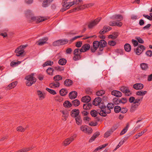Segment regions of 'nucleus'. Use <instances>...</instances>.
<instances>
[{"instance_id":"1","label":"nucleus","mask_w":152,"mask_h":152,"mask_svg":"<svg viewBox=\"0 0 152 152\" xmlns=\"http://www.w3.org/2000/svg\"><path fill=\"white\" fill-rule=\"evenodd\" d=\"M34 75V74L32 73L26 77L25 79L26 80V84L27 86H30L36 82L37 79Z\"/></svg>"},{"instance_id":"2","label":"nucleus","mask_w":152,"mask_h":152,"mask_svg":"<svg viewBox=\"0 0 152 152\" xmlns=\"http://www.w3.org/2000/svg\"><path fill=\"white\" fill-rule=\"evenodd\" d=\"M114 107V105L112 103L108 104L107 105L106 107V109L103 110V111H101V114L103 117H105L107 115V113L109 114L111 113L110 109H112Z\"/></svg>"},{"instance_id":"3","label":"nucleus","mask_w":152,"mask_h":152,"mask_svg":"<svg viewBox=\"0 0 152 152\" xmlns=\"http://www.w3.org/2000/svg\"><path fill=\"white\" fill-rule=\"evenodd\" d=\"M101 20V18H98L96 19L90 21L88 24V27L89 29H92L96 26Z\"/></svg>"},{"instance_id":"4","label":"nucleus","mask_w":152,"mask_h":152,"mask_svg":"<svg viewBox=\"0 0 152 152\" xmlns=\"http://www.w3.org/2000/svg\"><path fill=\"white\" fill-rule=\"evenodd\" d=\"M25 47L24 45H21L18 47L15 50V52L16 53V56H19L22 55L24 51L23 48Z\"/></svg>"},{"instance_id":"5","label":"nucleus","mask_w":152,"mask_h":152,"mask_svg":"<svg viewBox=\"0 0 152 152\" xmlns=\"http://www.w3.org/2000/svg\"><path fill=\"white\" fill-rule=\"evenodd\" d=\"M145 49L144 45L140 44L136 49H134V52L137 55H140Z\"/></svg>"},{"instance_id":"6","label":"nucleus","mask_w":152,"mask_h":152,"mask_svg":"<svg viewBox=\"0 0 152 152\" xmlns=\"http://www.w3.org/2000/svg\"><path fill=\"white\" fill-rule=\"evenodd\" d=\"M99 42V51L100 52L103 51L104 48L106 46L107 43L104 39H101Z\"/></svg>"},{"instance_id":"7","label":"nucleus","mask_w":152,"mask_h":152,"mask_svg":"<svg viewBox=\"0 0 152 152\" xmlns=\"http://www.w3.org/2000/svg\"><path fill=\"white\" fill-rule=\"evenodd\" d=\"M120 90L122 92L125 93L126 96H129L132 94L128 87L124 86H122L121 87Z\"/></svg>"},{"instance_id":"8","label":"nucleus","mask_w":152,"mask_h":152,"mask_svg":"<svg viewBox=\"0 0 152 152\" xmlns=\"http://www.w3.org/2000/svg\"><path fill=\"white\" fill-rule=\"evenodd\" d=\"M99 42L98 41H95L93 43V48L91 47V51L92 53H94L97 50L98 48L99 49Z\"/></svg>"},{"instance_id":"9","label":"nucleus","mask_w":152,"mask_h":152,"mask_svg":"<svg viewBox=\"0 0 152 152\" xmlns=\"http://www.w3.org/2000/svg\"><path fill=\"white\" fill-rule=\"evenodd\" d=\"M112 28L108 26H104L103 27V29L101 30L99 32V33L101 34H105L107 32L111 30Z\"/></svg>"},{"instance_id":"10","label":"nucleus","mask_w":152,"mask_h":152,"mask_svg":"<svg viewBox=\"0 0 152 152\" xmlns=\"http://www.w3.org/2000/svg\"><path fill=\"white\" fill-rule=\"evenodd\" d=\"M80 110L78 109H74L72 110L71 112V115L73 118H76L79 115Z\"/></svg>"},{"instance_id":"11","label":"nucleus","mask_w":152,"mask_h":152,"mask_svg":"<svg viewBox=\"0 0 152 152\" xmlns=\"http://www.w3.org/2000/svg\"><path fill=\"white\" fill-rule=\"evenodd\" d=\"M48 40V38L47 37H44L42 39H39L37 42V45H39L42 46L44 44L47 43V41Z\"/></svg>"},{"instance_id":"12","label":"nucleus","mask_w":152,"mask_h":152,"mask_svg":"<svg viewBox=\"0 0 152 152\" xmlns=\"http://www.w3.org/2000/svg\"><path fill=\"white\" fill-rule=\"evenodd\" d=\"M98 105L99 107L100 108V109L97 110L98 111V113L101 116H103L102 115V114H101L102 112L101 111H103V110H104L106 109V106H105L102 103H100Z\"/></svg>"},{"instance_id":"13","label":"nucleus","mask_w":152,"mask_h":152,"mask_svg":"<svg viewBox=\"0 0 152 152\" xmlns=\"http://www.w3.org/2000/svg\"><path fill=\"white\" fill-rule=\"evenodd\" d=\"M123 23L121 22L118 23L115 21H111L109 23V26H117L119 27H121Z\"/></svg>"},{"instance_id":"14","label":"nucleus","mask_w":152,"mask_h":152,"mask_svg":"<svg viewBox=\"0 0 152 152\" xmlns=\"http://www.w3.org/2000/svg\"><path fill=\"white\" fill-rule=\"evenodd\" d=\"M74 140V138L73 136H72L70 138H67L63 142L64 145V146H66L69 145Z\"/></svg>"},{"instance_id":"15","label":"nucleus","mask_w":152,"mask_h":152,"mask_svg":"<svg viewBox=\"0 0 152 152\" xmlns=\"http://www.w3.org/2000/svg\"><path fill=\"white\" fill-rule=\"evenodd\" d=\"M77 94L76 91H73L70 92L69 95V96L71 99H74L77 97Z\"/></svg>"},{"instance_id":"16","label":"nucleus","mask_w":152,"mask_h":152,"mask_svg":"<svg viewBox=\"0 0 152 152\" xmlns=\"http://www.w3.org/2000/svg\"><path fill=\"white\" fill-rule=\"evenodd\" d=\"M111 94L118 97H121L122 95L121 93L118 91L113 90L111 92Z\"/></svg>"},{"instance_id":"17","label":"nucleus","mask_w":152,"mask_h":152,"mask_svg":"<svg viewBox=\"0 0 152 152\" xmlns=\"http://www.w3.org/2000/svg\"><path fill=\"white\" fill-rule=\"evenodd\" d=\"M144 87L143 85L141 83H137L134 85L133 88L136 90H141Z\"/></svg>"},{"instance_id":"18","label":"nucleus","mask_w":152,"mask_h":152,"mask_svg":"<svg viewBox=\"0 0 152 152\" xmlns=\"http://www.w3.org/2000/svg\"><path fill=\"white\" fill-rule=\"evenodd\" d=\"M100 135V133L99 132L97 131L95 132L93 135L92 136L91 138L89 140V142H91L98 137Z\"/></svg>"},{"instance_id":"19","label":"nucleus","mask_w":152,"mask_h":152,"mask_svg":"<svg viewBox=\"0 0 152 152\" xmlns=\"http://www.w3.org/2000/svg\"><path fill=\"white\" fill-rule=\"evenodd\" d=\"M53 0H45L42 2V6L44 7H48L53 1Z\"/></svg>"},{"instance_id":"20","label":"nucleus","mask_w":152,"mask_h":152,"mask_svg":"<svg viewBox=\"0 0 152 152\" xmlns=\"http://www.w3.org/2000/svg\"><path fill=\"white\" fill-rule=\"evenodd\" d=\"M102 98L99 97L95 98L93 100L92 104L93 105L97 106L102 101Z\"/></svg>"},{"instance_id":"21","label":"nucleus","mask_w":152,"mask_h":152,"mask_svg":"<svg viewBox=\"0 0 152 152\" xmlns=\"http://www.w3.org/2000/svg\"><path fill=\"white\" fill-rule=\"evenodd\" d=\"M91 100V97L88 96H86L82 97L81 101L83 102L88 103Z\"/></svg>"},{"instance_id":"22","label":"nucleus","mask_w":152,"mask_h":152,"mask_svg":"<svg viewBox=\"0 0 152 152\" xmlns=\"http://www.w3.org/2000/svg\"><path fill=\"white\" fill-rule=\"evenodd\" d=\"M92 107V104L91 103H86L84 104L83 106L84 109L88 110L91 109Z\"/></svg>"},{"instance_id":"23","label":"nucleus","mask_w":152,"mask_h":152,"mask_svg":"<svg viewBox=\"0 0 152 152\" xmlns=\"http://www.w3.org/2000/svg\"><path fill=\"white\" fill-rule=\"evenodd\" d=\"M50 86L51 88L53 87L58 88L60 86V83L58 81H55L54 82L50 83Z\"/></svg>"},{"instance_id":"24","label":"nucleus","mask_w":152,"mask_h":152,"mask_svg":"<svg viewBox=\"0 0 152 152\" xmlns=\"http://www.w3.org/2000/svg\"><path fill=\"white\" fill-rule=\"evenodd\" d=\"M63 3H64L63 2V1H62V4L64 8H62L61 9V11L62 12H63L64 11L66 10V9H68L69 8V7H70V6H69V4L67 2H65V4L64 6L63 5L64 4H64Z\"/></svg>"},{"instance_id":"25","label":"nucleus","mask_w":152,"mask_h":152,"mask_svg":"<svg viewBox=\"0 0 152 152\" xmlns=\"http://www.w3.org/2000/svg\"><path fill=\"white\" fill-rule=\"evenodd\" d=\"M72 81L71 80L67 79L64 81V84L66 86H69L72 85Z\"/></svg>"},{"instance_id":"26","label":"nucleus","mask_w":152,"mask_h":152,"mask_svg":"<svg viewBox=\"0 0 152 152\" xmlns=\"http://www.w3.org/2000/svg\"><path fill=\"white\" fill-rule=\"evenodd\" d=\"M25 15L26 17L27 18V20H28L31 16H33V13L29 10H27L26 11Z\"/></svg>"},{"instance_id":"27","label":"nucleus","mask_w":152,"mask_h":152,"mask_svg":"<svg viewBox=\"0 0 152 152\" xmlns=\"http://www.w3.org/2000/svg\"><path fill=\"white\" fill-rule=\"evenodd\" d=\"M17 81H15L10 84L7 87V89L10 90L14 88L17 85Z\"/></svg>"},{"instance_id":"28","label":"nucleus","mask_w":152,"mask_h":152,"mask_svg":"<svg viewBox=\"0 0 152 152\" xmlns=\"http://www.w3.org/2000/svg\"><path fill=\"white\" fill-rule=\"evenodd\" d=\"M60 95L61 96H65L68 93V91L65 88H62L59 91Z\"/></svg>"},{"instance_id":"29","label":"nucleus","mask_w":152,"mask_h":152,"mask_svg":"<svg viewBox=\"0 0 152 152\" xmlns=\"http://www.w3.org/2000/svg\"><path fill=\"white\" fill-rule=\"evenodd\" d=\"M139 104H138L134 103L132 104L131 107L130 111L131 112H134L135 110H136L137 108V107Z\"/></svg>"},{"instance_id":"30","label":"nucleus","mask_w":152,"mask_h":152,"mask_svg":"<svg viewBox=\"0 0 152 152\" xmlns=\"http://www.w3.org/2000/svg\"><path fill=\"white\" fill-rule=\"evenodd\" d=\"M61 113L63 115L62 116L64 118H62L63 120L66 121L69 115L67 111L65 112L64 111H62Z\"/></svg>"},{"instance_id":"31","label":"nucleus","mask_w":152,"mask_h":152,"mask_svg":"<svg viewBox=\"0 0 152 152\" xmlns=\"http://www.w3.org/2000/svg\"><path fill=\"white\" fill-rule=\"evenodd\" d=\"M63 106L65 107H70L72 106V104L68 101H66L63 103Z\"/></svg>"},{"instance_id":"32","label":"nucleus","mask_w":152,"mask_h":152,"mask_svg":"<svg viewBox=\"0 0 152 152\" xmlns=\"http://www.w3.org/2000/svg\"><path fill=\"white\" fill-rule=\"evenodd\" d=\"M112 18L113 20L116 19L118 20H119L118 21H120L123 19V17L121 15H117L113 16L112 17Z\"/></svg>"},{"instance_id":"33","label":"nucleus","mask_w":152,"mask_h":152,"mask_svg":"<svg viewBox=\"0 0 152 152\" xmlns=\"http://www.w3.org/2000/svg\"><path fill=\"white\" fill-rule=\"evenodd\" d=\"M124 48L125 50L127 52H130L131 49V45L128 43H126L125 45Z\"/></svg>"},{"instance_id":"34","label":"nucleus","mask_w":152,"mask_h":152,"mask_svg":"<svg viewBox=\"0 0 152 152\" xmlns=\"http://www.w3.org/2000/svg\"><path fill=\"white\" fill-rule=\"evenodd\" d=\"M75 120L76 124L78 125H81L82 123V120L80 116H78L75 118Z\"/></svg>"},{"instance_id":"35","label":"nucleus","mask_w":152,"mask_h":152,"mask_svg":"<svg viewBox=\"0 0 152 152\" xmlns=\"http://www.w3.org/2000/svg\"><path fill=\"white\" fill-rule=\"evenodd\" d=\"M66 60L64 58H62L60 59L58 61V63L59 64L61 65H65L66 63Z\"/></svg>"},{"instance_id":"36","label":"nucleus","mask_w":152,"mask_h":152,"mask_svg":"<svg viewBox=\"0 0 152 152\" xmlns=\"http://www.w3.org/2000/svg\"><path fill=\"white\" fill-rule=\"evenodd\" d=\"M147 93V91H139L136 92V94L138 96H143L146 94Z\"/></svg>"},{"instance_id":"37","label":"nucleus","mask_w":152,"mask_h":152,"mask_svg":"<svg viewBox=\"0 0 152 152\" xmlns=\"http://www.w3.org/2000/svg\"><path fill=\"white\" fill-rule=\"evenodd\" d=\"M74 56L73 58V59L75 61H77L81 59V56L80 54H74Z\"/></svg>"},{"instance_id":"38","label":"nucleus","mask_w":152,"mask_h":152,"mask_svg":"<svg viewBox=\"0 0 152 152\" xmlns=\"http://www.w3.org/2000/svg\"><path fill=\"white\" fill-rule=\"evenodd\" d=\"M72 104L75 106H77L80 105V102L77 99H75L72 101Z\"/></svg>"},{"instance_id":"39","label":"nucleus","mask_w":152,"mask_h":152,"mask_svg":"<svg viewBox=\"0 0 152 152\" xmlns=\"http://www.w3.org/2000/svg\"><path fill=\"white\" fill-rule=\"evenodd\" d=\"M54 71V69L53 68L49 67L48 68L46 71V72L49 75H53V72Z\"/></svg>"},{"instance_id":"40","label":"nucleus","mask_w":152,"mask_h":152,"mask_svg":"<svg viewBox=\"0 0 152 152\" xmlns=\"http://www.w3.org/2000/svg\"><path fill=\"white\" fill-rule=\"evenodd\" d=\"M82 46V48H83L84 51L86 52L88 50H89L90 48V46L89 44H86Z\"/></svg>"},{"instance_id":"41","label":"nucleus","mask_w":152,"mask_h":152,"mask_svg":"<svg viewBox=\"0 0 152 152\" xmlns=\"http://www.w3.org/2000/svg\"><path fill=\"white\" fill-rule=\"evenodd\" d=\"M53 80L54 81H58L62 80V77L60 75H57L53 77Z\"/></svg>"},{"instance_id":"42","label":"nucleus","mask_w":152,"mask_h":152,"mask_svg":"<svg viewBox=\"0 0 152 152\" xmlns=\"http://www.w3.org/2000/svg\"><path fill=\"white\" fill-rule=\"evenodd\" d=\"M46 20V19L44 18L39 17H37L36 18V23H39L40 22H42Z\"/></svg>"},{"instance_id":"43","label":"nucleus","mask_w":152,"mask_h":152,"mask_svg":"<svg viewBox=\"0 0 152 152\" xmlns=\"http://www.w3.org/2000/svg\"><path fill=\"white\" fill-rule=\"evenodd\" d=\"M53 64V61H46L43 65V67H44L47 66H52Z\"/></svg>"},{"instance_id":"44","label":"nucleus","mask_w":152,"mask_h":152,"mask_svg":"<svg viewBox=\"0 0 152 152\" xmlns=\"http://www.w3.org/2000/svg\"><path fill=\"white\" fill-rule=\"evenodd\" d=\"M61 45H64L67 44L69 41L68 39H60Z\"/></svg>"},{"instance_id":"45","label":"nucleus","mask_w":152,"mask_h":152,"mask_svg":"<svg viewBox=\"0 0 152 152\" xmlns=\"http://www.w3.org/2000/svg\"><path fill=\"white\" fill-rule=\"evenodd\" d=\"M108 145V144H105L103 145H102L98 147H97V148H96V149H95L94 151L93 152H96L98 150L101 149L102 148H104V147L107 146Z\"/></svg>"},{"instance_id":"46","label":"nucleus","mask_w":152,"mask_h":152,"mask_svg":"<svg viewBox=\"0 0 152 152\" xmlns=\"http://www.w3.org/2000/svg\"><path fill=\"white\" fill-rule=\"evenodd\" d=\"M54 69L58 71H63L64 70V68L63 66H57L54 67Z\"/></svg>"},{"instance_id":"47","label":"nucleus","mask_w":152,"mask_h":152,"mask_svg":"<svg viewBox=\"0 0 152 152\" xmlns=\"http://www.w3.org/2000/svg\"><path fill=\"white\" fill-rule=\"evenodd\" d=\"M140 66L142 69L146 70L148 68V64L145 63H142L140 64Z\"/></svg>"},{"instance_id":"48","label":"nucleus","mask_w":152,"mask_h":152,"mask_svg":"<svg viewBox=\"0 0 152 152\" xmlns=\"http://www.w3.org/2000/svg\"><path fill=\"white\" fill-rule=\"evenodd\" d=\"M37 92L38 96L40 99L41 100L44 98L45 97L44 95L41 91L38 90L37 91Z\"/></svg>"},{"instance_id":"49","label":"nucleus","mask_w":152,"mask_h":152,"mask_svg":"<svg viewBox=\"0 0 152 152\" xmlns=\"http://www.w3.org/2000/svg\"><path fill=\"white\" fill-rule=\"evenodd\" d=\"M98 111L97 112L94 110H93L91 111L90 112V114L91 115L94 117H96L97 115Z\"/></svg>"},{"instance_id":"50","label":"nucleus","mask_w":152,"mask_h":152,"mask_svg":"<svg viewBox=\"0 0 152 152\" xmlns=\"http://www.w3.org/2000/svg\"><path fill=\"white\" fill-rule=\"evenodd\" d=\"M105 93V91L103 90H101L97 91L96 93V94L97 96H102Z\"/></svg>"},{"instance_id":"51","label":"nucleus","mask_w":152,"mask_h":152,"mask_svg":"<svg viewBox=\"0 0 152 152\" xmlns=\"http://www.w3.org/2000/svg\"><path fill=\"white\" fill-rule=\"evenodd\" d=\"M46 90L50 94L53 95H55L56 94V91L53 90L49 88H46Z\"/></svg>"},{"instance_id":"52","label":"nucleus","mask_w":152,"mask_h":152,"mask_svg":"<svg viewBox=\"0 0 152 152\" xmlns=\"http://www.w3.org/2000/svg\"><path fill=\"white\" fill-rule=\"evenodd\" d=\"M121 108L118 106H115L114 107V111L115 113H118L120 112Z\"/></svg>"},{"instance_id":"53","label":"nucleus","mask_w":152,"mask_h":152,"mask_svg":"<svg viewBox=\"0 0 152 152\" xmlns=\"http://www.w3.org/2000/svg\"><path fill=\"white\" fill-rule=\"evenodd\" d=\"M53 45L54 46L61 45L60 39L56 41L53 42Z\"/></svg>"},{"instance_id":"54","label":"nucleus","mask_w":152,"mask_h":152,"mask_svg":"<svg viewBox=\"0 0 152 152\" xmlns=\"http://www.w3.org/2000/svg\"><path fill=\"white\" fill-rule=\"evenodd\" d=\"M128 125H127L121 131L120 133V135L124 134L127 132L128 129Z\"/></svg>"},{"instance_id":"55","label":"nucleus","mask_w":152,"mask_h":152,"mask_svg":"<svg viewBox=\"0 0 152 152\" xmlns=\"http://www.w3.org/2000/svg\"><path fill=\"white\" fill-rule=\"evenodd\" d=\"M90 7L88 4H86L83 5L81 6L78 7L79 9L81 10L85 9L86 8Z\"/></svg>"},{"instance_id":"56","label":"nucleus","mask_w":152,"mask_h":152,"mask_svg":"<svg viewBox=\"0 0 152 152\" xmlns=\"http://www.w3.org/2000/svg\"><path fill=\"white\" fill-rule=\"evenodd\" d=\"M116 44V42L115 41L113 40L109 41L108 42V44L110 46H114Z\"/></svg>"},{"instance_id":"57","label":"nucleus","mask_w":152,"mask_h":152,"mask_svg":"<svg viewBox=\"0 0 152 152\" xmlns=\"http://www.w3.org/2000/svg\"><path fill=\"white\" fill-rule=\"evenodd\" d=\"M86 129H86V132H85V133L91 134L92 132V129L91 127L87 126Z\"/></svg>"},{"instance_id":"58","label":"nucleus","mask_w":152,"mask_h":152,"mask_svg":"<svg viewBox=\"0 0 152 152\" xmlns=\"http://www.w3.org/2000/svg\"><path fill=\"white\" fill-rule=\"evenodd\" d=\"M36 18L37 17L31 16L30 18L28 20L29 22H32L34 21L36 22Z\"/></svg>"},{"instance_id":"59","label":"nucleus","mask_w":152,"mask_h":152,"mask_svg":"<svg viewBox=\"0 0 152 152\" xmlns=\"http://www.w3.org/2000/svg\"><path fill=\"white\" fill-rule=\"evenodd\" d=\"M120 99L115 98L113 99L114 103L116 104H120Z\"/></svg>"},{"instance_id":"60","label":"nucleus","mask_w":152,"mask_h":152,"mask_svg":"<svg viewBox=\"0 0 152 152\" xmlns=\"http://www.w3.org/2000/svg\"><path fill=\"white\" fill-rule=\"evenodd\" d=\"M20 62L19 61H18V62L12 61L11 62L10 65L11 66L14 67L16 65L20 64Z\"/></svg>"},{"instance_id":"61","label":"nucleus","mask_w":152,"mask_h":152,"mask_svg":"<svg viewBox=\"0 0 152 152\" xmlns=\"http://www.w3.org/2000/svg\"><path fill=\"white\" fill-rule=\"evenodd\" d=\"M112 133V132L110 130L107 131L105 133L104 135V137L106 138L110 136Z\"/></svg>"},{"instance_id":"62","label":"nucleus","mask_w":152,"mask_h":152,"mask_svg":"<svg viewBox=\"0 0 152 152\" xmlns=\"http://www.w3.org/2000/svg\"><path fill=\"white\" fill-rule=\"evenodd\" d=\"M120 103H122L124 104L127 102V100L126 98H122L121 99H120Z\"/></svg>"},{"instance_id":"63","label":"nucleus","mask_w":152,"mask_h":152,"mask_svg":"<svg viewBox=\"0 0 152 152\" xmlns=\"http://www.w3.org/2000/svg\"><path fill=\"white\" fill-rule=\"evenodd\" d=\"M17 131L20 132H23L25 130V129L23 128L22 126H20L17 127Z\"/></svg>"},{"instance_id":"64","label":"nucleus","mask_w":152,"mask_h":152,"mask_svg":"<svg viewBox=\"0 0 152 152\" xmlns=\"http://www.w3.org/2000/svg\"><path fill=\"white\" fill-rule=\"evenodd\" d=\"M34 148V147H28V148H23V152H27L33 149Z\"/></svg>"}]
</instances>
